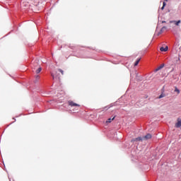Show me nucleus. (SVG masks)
<instances>
[{
  "label": "nucleus",
  "instance_id": "f257e3e1",
  "mask_svg": "<svg viewBox=\"0 0 181 181\" xmlns=\"http://www.w3.org/2000/svg\"><path fill=\"white\" fill-rule=\"evenodd\" d=\"M68 104H69V105L70 107H78V108L80 107V105H78V104L74 103V102L72 101V100H69V101H68Z\"/></svg>",
  "mask_w": 181,
  "mask_h": 181
},
{
  "label": "nucleus",
  "instance_id": "f03ea898",
  "mask_svg": "<svg viewBox=\"0 0 181 181\" xmlns=\"http://www.w3.org/2000/svg\"><path fill=\"white\" fill-rule=\"evenodd\" d=\"M39 61L37 59H35V61L33 63V69H34V70L36 69V67H39Z\"/></svg>",
  "mask_w": 181,
  "mask_h": 181
},
{
  "label": "nucleus",
  "instance_id": "7ed1b4c3",
  "mask_svg": "<svg viewBox=\"0 0 181 181\" xmlns=\"http://www.w3.org/2000/svg\"><path fill=\"white\" fill-rule=\"evenodd\" d=\"M141 141H144V138H142V137H137V138L132 139V142H139Z\"/></svg>",
  "mask_w": 181,
  "mask_h": 181
},
{
  "label": "nucleus",
  "instance_id": "20e7f679",
  "mask_svg": "<svg viewBox=\"0 0 181 181\" xmlns=\"http://www.w3.org/2000/svg\"><path fill=\"white\" fill-rule=\"evenodd\" d=\"M177 123L175 124V128H180L181 127V119L180 118H178L177 119Z\"/></svg>",
  "mask_w": 181,
  "mask_h": 181
},
{
  "label": "nucleus",
  "instance_id": "39448f33",
  "mask_svg": "<svg viewBox=\"0 0 181 181\" xmlns=\"http://www.w3.org/2000/svg\"><path fill=\"white\" fill-rule=\"evenodd\" d=\"M160 52H168L169 50V47L166 46L165 47H161L160 48Z\"/></svg>",
  "mask_w": 181,
  "mask_h": 181
},
{
  "label": "nucleus",
  "instance_id": "423d86ee",
  "mask_svg": "<svg viewBox=\"0 0 181 181\" xmlns=\"http://www.w3.org/2000/svg\"><path fill=\"white\" fill-rule=\"evenodd\" d=\"M151 138H152V135L151 134H147L143 137V139H151Z\"/></svg>",
  "mask_w": 181,
  "mask_h": 181
},
{
  "label": "nucleus",
  "instance_id": "0eeeda50",
  "mask_svg": "<svg viewBox=\"0 0 181 181\" xmlns=\"http://www.w3.org/2000/svg\"><path fill=\"white\" fill-rule=\"evenodd\" d=\"M42 71V67L39 66L37 70L35 71V73L37 74H39V73H40Z\"/></svg>",
  "mask_w": 181,
  "mask_h": 181
},
{
  "label": "nucleus",
  "instance_id": "6e6552de",
  "mask_svg": "<svg viewBox=\"0 0 181 181\" xmlns=\"http://www.w3.org/2000/svg\"><path fill=\"white\" fill-rule=\"evenodd\" d=\"M114 119H115V117H112V118H109L107 119V120L106 121V123H110L112 121H114Z\"/></svg>",
  "mask_w": 181,
  "mask_h": 181
},
{
  "label": "nucleus",
  "instance_id": "1a4fd4ad",
  "mask_svg": "<svg viewBox=\"0 0 181 181\" xmlns=\"http://www.w3.org/2000/svg\"><path fill=\"white\" fill-rule=\"evenodd\" d=\"M170 23H175L176 26H179V23H181V21L179 20V21H170Z\"/></svg>",
  "mask_w": 181,
  "mask_h": 181
},
{
  "label": "nucleus",
  "instance_id": "9d476101",
  "mask_svg": "<svg viewBox=\"0 0 181 181\" xmlns=\"http://www.w3.org/2000/svg\"><path fill=\"white\" fill-rule=\"evenodd\" d=\"M139 62H141V58H138L136 61L134 63V66H136L138 64H139Z\"/></svg>",
  "mask_w": 181,
  "mask_h": 181
},
{
  "label": "nucleus",
  "instance_id": "9b49d317",
  "mask_svg": "<svg viewBox=\"0 0 181 181\" xmlns=\"http://www.w3.org/2000/svg\"><path fill=\"white\" fill-rule=\"evenodd\" d=\"M166 6V3L164 1L163 3V6L161 7V11H163L165 9V7Z\"/></svg>",
  "mask_w": 181,
  "mask_h": 181
},
{
  "label": "nucleus",
  "instance_id": "f8f14e48",
  "mask_svg": "<svg viewBox=\"0 0 181 181\" xmlns=\"http://www.w3.org/2000/svg\"><path fill=\"white\" fill-rule=\"evenodd\" d=\"M175 91L177 93V94H180V90L178 88H175Z\"/></svg>",
  "mask_w": 181,
  "mask_h": 181
},
{
  "label": "nucleus",
  "instance_id": "ddd939ff",
  "mask_svg": "<svg viewBox=\"0 0 181 181\" xmlns=\"http://www.w3.org/2000/svg\"><path fill=\"white\" fill-rule=\"evenodd\" d=\"M58 71H59V73H61L62 75L64 74V71L61 69H59Z\"/></svg>",
  "mask_w": 181,
  "mask_h": 181
},
{
  "label": "nucleus",
  "instance_id": "4468645a",
  "mask_svg": "<svg viewBox=\"0 0 181 181\" xmlns=\"http://www.w3.org/2000/svg\"><path fill=\"white\" fill-rule=\"evenodd\" d=\"M165 30H166V27L164 26L161 28L160 32L162 33V32H164Z\"/></svg>",
  "mask_w": 181,
  "mask_h": 181
},
{
  "label": "nucleus",
  "instance_id": "2eb2a0df",
  "mask_svg": "<svg viewBox=\"0 0 181 181\" xmlns=\"http://www.w3.org/2000/svg\"><path fill=\"white\" fill-rule=\"evenodd\" d=\"M163 97H165V95L161 94L158 96V98H163Z\"/></svg>",
  "mask_w": 181,
  "mask_h": 181
},
{
  "label": "nucleus",
  "instance_id": "dca6fc26",
  "mask_svg": "<svg viewBox=\"0 0 181 181\" xmlns=\"http://www.w3.org/2000/svg\"><path fill=\"white\" fill-rule=\"evenodd\" d=\"M52 77L53 79L56 78V76L54 74H52Z\"/></svg>",
  "mask_w": 181,
  "mask_h": 181
},
{
  "label": "nucleus",
  "instance_id": "f3484780",
  "mask_svg": "<svg viewBox=\"0 0 181 181\" xmlns=\"http://www.w3.org/2000/svg\"><path fill=\"white\" fill-rule=\"evenodd\" d=\"M35 78H36L37 80H39V78H40L39 75L35 76Z\"/></svg>",
  "mask_w": 181,
  "mask_h": 181
},
{
  "label": "nucleus",
  "instance_id": "a211bd4d",
  "mask_svg": "<svg viewBox=\"0 0 181 181\" xmlns=\"http://www.w3.org/2000/svg\"><path fill=\"white\" fill-rule=\"evenodd\" d=\"M162 23H166V21H162Z\"/></svg>",
  "mask_w": 181,
  "mask_h": 181
},
{
  "label": "nucleus",
  "instance_id": "6ab92c4d",
  "mask_svg": "<svg viewBox=\"0 0 181 181\" xmlns=\"http://www.w3.org/2000/svg\"><path fill=\"white\" fill-rule=\"evenodd\" d=\"M165 2H168L169 0H165Z\"/></svg>",
  "mask_w": 181,
  "mask_h": 181
},
{
  "label": "nucleus",
  "instance_id": "aec40b11",
  "mask_svg": "<svg viewBox=\"0 0 181 181\" xmlns=\"http://www.w3.org/2000/svg\"><path fill=\"white\" fill-rule=\"evenodd\" d=\"M159 69H162V66H160V68Z\"/></svg>",
  "mask_w": 181,
  "mask_h": 181
}]
</instances>
